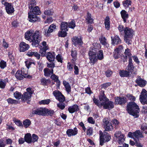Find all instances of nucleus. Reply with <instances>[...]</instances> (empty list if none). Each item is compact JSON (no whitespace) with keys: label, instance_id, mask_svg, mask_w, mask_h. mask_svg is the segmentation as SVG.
I'll list each match as a JSON object with an SVG mask.
<instances>
[{"label":"nucleus","instance_id":"603ef678","mask_svg":"<svg viewBox=\"0 0 147 147\" xmlns=\"http://www.w3.org/2000/svg\"><path fill=\"white\" fill-rule=\"evenodd\" d=\"M57 105V107L61 110L63 109L65 107L64 103L62 102L59 103Z\"/></svg>","mask_w":147,"mask_h":147},{"label":"nucleus","instance_id":"79ce46f5","mask_svg":"<svg viewBox=\"0 0 147 147\" xmlns=\"http://www.w3.org/2000/svg\"><path fill=\"white\" fill-rule=\"evenodd\" d=\"M31 122L29 119H26L23 121L24 126L26 128L28 127L31 124Z\"/></svg>","mask_w":147,"mask_h":147},{"label":"nucleus","instance_id":"423d86ee","mask_svg":"<svg viewBox=\"0 0 147 147\" xmlns=\"http://www.w3.org/2000/svg\"><path fill=\"white\" fill-rule=\"evenodd\" d=\"M133 31L128 27H125V29L123 33L124 34V40L126 43L128 44H131V40L133 36Z\"/></svg>","mask_w":147,"mask_h":147},{"label":"nucleus","instance_id":"f8f14e48","mask_svg":"<svg viewBox=\"0 0 147 147\" xmlns=\"http://www.w3.org/2000/svg\"><path fill=\"white\" fill-rule=\"evenodd\" d=\"M56 29V26L55 24H53L50 25L48 30L44 29L43 30V33L46 36H48L50 35L51 33L55 31Z\"/></svg>","mask_w":147,"mask_h":147},{"label":"nucleus","instance_id":"0eeeda50","mask_svg":"<svg viewBox=\"0 0 147 147\" xmlns=\"http://www.w3.org/2000/svg\"><path fill=\"white\" fill-rule=\"evenodd\" d=\"M68 24L67 22H62L60 25L61 31L58 33L59 36L64 37L67 35V32L68 30Z\"/></svg>","mask_w":147,"mask_h":147},{"label":"nucleus","instance_id":"8fccbe9b","mask_svg":"<svg viewBox=\"0 0 147 147\" xmlns=\"http://www.w3.org/2000/svg\"><path fill=\"white\" fill-rule=\"evenodd\" d=\"M124 53L126 57H131V54L130 52V50L128 48L125 49Z\"/></svg>","mask_w":147,"mask_h":147},{"label":"nucleus","instance_id":"2eb2a0df","mask_svg":"<svg viewBox=\"0 0 147 147\" xmlns=\"http://www.w3.org/2000/svg\"><path fill=\"white\" fill-rule=\"evenodd\" d=\"M46 108H39L33 109L32 113L39 115H44L46 114Z\"/></svg>","mask_w":147,"mask_h":147},{"label":"nucleus","instance_id":"7ed1b4c3","mask_svg":"<svg viewBox=\"0 0 147 147\" xmlns=\"http://www.w3.org/2000/svg\"><path fill=\"white\" fill-rule=\"evenodd\" d=\"M99 99L100 101H102V106L104 109H110L114 107L113 102L109 101L105 95L104 92L102 95H99Z\"/></svg>","mask_w":147,"mask_h":147},{"label":"nucleus","instance_id":"aec40b11","mask_svg":"<svg viewBox=\"0 0 147 147\" xmlns=\"http://www.w3.org/2000/svg\"><path fill=\"white\" fill-rule=\"evenodd\" d=\"M26 55L29 57L34 56L36 57L38 59H39L40 57V54H38L37 52L34 51L33 50L29 51L26 53Z\"/></svg>","mask_w":147,"mask_h":147},{"label":"nucleus","instance_id":"20e7f679","mask_svg":"<svg viewBox=\"0 0 147 147\" xmlns=\"http://www.w3.org/2000/svg\"><path fill=\"white\" fill-rule=\"evenodd\" d=\"M40 11L39 7L35 6L32 11H30L28 13V18L30 22H34L38 20V17L37 15L40 14Z\"/></svg>","mask_w":147,"mask_h":147},{"label":"nucleus","instance_id":"5701e85b","mask_svg":"<svg viewBox=\"0 0 147 147\" xmlns=\"http://www.w3.org/2000/svg\"><path fill=\"white\" fill-rule=\"evenodd\" d=\"M112 43L113 45L119 44L121 43V40L119 37L116 35L114 37L111 36Z\"/></svg>","mask_w":147,"mask_h":147},{"label":"nucleus","instance_id":"1a4fd4ad","mask_svg":"<svg viewBox=\"0 0 147 147\" xmlns=\"http://www.w3.org/2000/svg\"><path fill=\"white\" fill-rule=\"evenodd\" d=\"M102 121L104 127L106 131H111L113 129V126L110 123V120L108 118L104 119Z\"/></svg>","mask_w":147,"mask_h":147},{"label":"nucleus","instance_id":"864d4df0","mask_svg":"<svg viewBox=\"0 0 147 147\" xmlns=\"http://www.w3.org/2000/svg\"><path fill=\"white\" fill-rule=\"evenodd\" d=\"M6 66V62L3 60H1L0 62V67L2 69H4Z\"/></svg>","mask_w":147,"mask_h":147},{"label":"nucleus","instance_id":"c9c22d12","mask_svg":"<svg viewBox=\"0 0 147 147\" xmlns=\"http://www.w3.org/2000/svg\"><path fill=\"white\" fill-rule=\"evenodd\" d=\"M16 78L19 80H22L23 78V76L20 70H18L15 74Z\"/></svg>","mask_w":147,"mask_h":147},{"label":"nucleus","instance_id":"412c9836","mask_svg":"<svg viewBox=\"0 0 147 147\" xmlns=\"http://www.w3.org/2000/svg\"><path fill=\"white\" fill-rule=\"evenodd\" d=\"M55 56L54 52H49L47 54L46 57L50 62H51L54 61Z\"/></svg>","mask_w":147,"mask_h":147},{"label":"nucleus","instance_id":"58836bf2","mask_svg":"<svg viewBox=\"0 0 147 147\" xmlns=\"http://www.w3.org/2000/svg\"><path fill=\"white\" fill-rule=\"evenodd\" d=\"M36 4V2L35 0H30L29 2V8L32 9Z\"/></svg>","mask_w":147,"mask_h":147},{"label":"nucleus","instance_id":"a878e982","mask_svg":"<svg viewBox=\"0 0 147 147\" xmlns=\"http://www.w3.org/2000/svg\"><path fill=\"white\" fill-rule=\"evenodd\" d=\"M105 27L107 30H109L110 28V18L108 16L106 17L105 20Z\"/></svg>","mask_w":147,"mask_h":147},{"label":"nucleus","instance_id":"09e8293b","mask_svg":"<svg viewBox=\"0 0 147 147\" xmlns=\"http://www.w3.org/2000/svg\"><path fill=\"white\" fill-rule=\"evenodd\" d=\"M50 102V100L47 99L42 100L39 102V104L40 105H47Z\"/></svg>","mask_w":147,"mask_h":147},{"label":"nucleus","instance_id":"f704fd0d","mask_svg":"<svg viewBox=\"0 0 147 147\" xmlns=\"http://www.w3.org/2000/svg\"><path fill=\"white\" fill-rule=\"evenodd\" d=\"M20 71L24 77L27 78H31V76L28 75L27 71L26 69L24 68H23Z\"/></svg>","mask_w":147,"mask_h":147},{"label":"nucleus","instance_id":"473e14b6","mask_svg":"<svg viewBox=\"0 0 147 147\" xmlns=\"http://www.w3.org/2000/svg\"><path fill=\"white\" fill-rule=\"evenodd\" d=\"M93 101L94 103L96 105L99 107L101 108L102 106V101L100 100L99 101L95 97H94L93 99Z\"/></svg>","mask_w":147,"mask_h":147},{"label":"nucleus","instance_id":"37998d69","mask_svg":"<svg viewBox=\"0 0 147 147\" xmlns=\"http://www.w3.org/2000/svg\"><path fill=\"white\" fill-rule=\"evenodd\" d=\"M119 74L120 76L122 77H127L129 75L127 71L124 70L121 71L119 73Z\"/></svg>","mask_w":147,"mask_h":147},{"label":"nucleus","instance_id":"9b49d317","mask_svg":"<svg viewBox=\"0 0 147 147\" xmlns=\"http://www.w3.org/2000/svg\"><path fill=\"white\" fill-rule=\"evenodd\" d=\"M140 100L142 104H147V92L143 89L140 96Z\"/></svg>","mask_w":147,"mask_h":147},{"label":"nucleus","instance_id":"c85d7f7f","mask_svg":"<svg viewBox=\"0 0 147 147\" xmlns=\"http://www.w3.org/2000/svg\"><path fill=\"white\" fill-rule=\"evenodd\" d=\"M25 141L28 143H30L32 142V138L31 134L30 133H27L25 134L24 136Z\"/></svg>","mask_w":147,"mask_h":147},{"label":"nucleus","instance_id":"3c124183","mask_svg":"<svg viewBox=\"0 0 147 147\" xmlns=\"http://www.w3.org/2000/svg\"><path fill=\"white\" fill-rule=\"evenodd\" d=\"M54 95L55 97L57 99L62 94L58 90L55 91L53 92Z\"/></svg>","mask_w":147,"mask_h":147},{"label":"nucleus","instance_id":"bf43d9fd","mask_svg":"<svg viewBox=\"0 0 147 147\" xmlns=\"http://www.w3.org/2000/svg\"><path fill=\"white\" fill-rule=\"evenodd\" d=\"M127 69L128 70V72H129V74L130 73H132L133 71L134 67L133 65H128L127 67Z\"/></svg>","mask_w":147,"mask_h":147},{"label":"nucleus","instance_id":"a18cd8bd","mask_svg":"<svg viewBox=\"0 0 147 147\" xmlns=\"http://www.w3.org/2000/svg\"><path fill=\"white\" fill-rule=\"evenodd\" d=\"M118 28L120 34H123L124 32L125 28L123 25H119Z\"/></svg>","mask_w":147,"mask_h":147},{"label":"nucleus","instance_id":"7c9ffc66","mask_svg":"<svg viewBox=\"0 0 147 147\" xmlns=\"http://www.w3.org/2000/svg\"><path fill=\"white\" fill-rule=\"evenodd\" d=\"M44 74L45 76H49L50 75L53 74V69L51 70L47 68H45L44 69Z\"/></svg>","mask_w":147,"mask_h":147},{"label":"nucleus","instance_id":"0e129e2a","mask_svg":"<svg viewBox=\"0 0 147 147\" xmlns=\"http://www.w3.org/2000/svg\"><path fill=\"white\" fill-rule=\"evenodd\" d=\"M88 123L92 124H94L95 123V120L93 118L91 117H89L88 118Z\"/></svg>","mask_w":147,"mask_h":147},{"label":"nucleus","instance_id":"6e6552de","mask_svg":"<svg viewBox=\"0 0 147 147\" xmlns=\"http://www.w3.org/2000/svg\"><path fill=\"white\" fill-rule=\"evenodd\" d=\"M128 136L134 139L135 141H138L139 138L144 137L140 130H136L133 133L131 132H129Z\"/></svg>","mask_w":147,"mask_h":147},{"label":"nucleus","instance_id":"e433bc0d","mask_svg":"<svg viewBox=\"0 0 147 147\" xmlns=\"http://www.w3.org/2000/svg\"><path fill=\"white\" fill-rule=\"evenodd\" d=\"M100 43L102 45L107 47L108 45L106 42L107 40L103 36H102L99 39Z\"/></svg>","mask_w":147,"mask_h":147},{"label":"nucleus","instance_id":"39448f33","mask_svg":"<svg viewBox=\"0 0 147 147\" xmlns=\"http://www.w3.org/2000/svg\"><path fill=\"white\" fill-rule=\"evenodd\" d=\"M98 49L94 47L90 48L88 53L90 62L92 65H94L97 61L98 59L96 56V53Z\"/></svg>","mask_w":147,"mask_h":147},{"label":"nucleus","instance_id":"4468645a","mask_svg":"<svg viewBox=\"0 0 147 147\" xmlns=\"http://www.w3.org/2000/svg\"><path fill=\"white\" fill-rule=\"evenodd\" d=\"M26 91L27 92H25L22 95V100H25L30 98L32 93V91L31 88H27Z\"/></svg>","mask_w":147,"mask_h":147},{"label":"nucleus","instance_id":"c03bdc74","mask_svg":"<svg viewBox=\"0 0 147 147\" xmlns=\"http://www.w3.org/2000/svg\"><path fill=\"white\" fill-rule=\"evenodd\" d=\"M13 120L14 122L17 125L19 126H22V123L20 120H18L15 118H13Z\"/></svg>","mask_w":147,"mask_h":147},{"label":"nucleus","instance_id":"13d9d810","mask_svg":"<svg viewBox=\"0 0 147 147\" xmlns=\"http://www.w3.org/2000/svg\"><path fill=\"white\" fill-rule=\"evenodd\" d=\"M92 133V128L90 127L86 131V134L88 136L91 135Z\"/></svg>","mask_w":147,"mask_h":147},{"label":"nucleus","instance_id":"dca6fc26","mask_svg":"<svg viewBox=\"0 0 147 147\" xmlns=\"http://www.w3.org/2000/svg\"><path fill=\"white\" fill-rule=\"evenodd\" d=\"M29 45L25 42H22L20 43L19 49L20 52H24L27 50L29 48Z\"/></svg>","mask_w":147,"mask_h":147},{"label":"nucleus","instance_id":"72a5a7b5","mask_svg":"<svg viewBox=\"0 0 147 147\" xmlns=\"http://www.w3.org/2000/svg\"><path fill=\"white\" fill-rule=\"evenodd\" d=\"M97 54L96 55L98 59L99 60H102L104 58L103 54V51L102 50H100L98 51H98L97 52Z\"/></svg>","mask_w":147,"mask_h":147},{"label":"nucleus","instance_id":"4be33fe9","mask_svg":"<svg viewBox=\"0 0 147 147\" xmlns=\"http://www.w3.org/2000/svg\"><path fill=\"white\" fill-rule=\"evenodd\" d=\"M79 110V107L77 105H74L70 106L68 108V110L69 112L71 113L78 111Z\"/></svg>","mask_w":147,"mask_h":147},{"label":"nucleus","instance_id":"4d7b16f0","mask_svg":"<svg viewBox=\"0 0 147 147\" xmlns=\"http://www.w3.org/2000/svg\"><path fill=\"white\" fill-rule=\"evenodd\" d=\"M38 138L37 136L35 134H33L32 136V142H36L38 139Z\"/></svg>","mask_w":147,"mask_h":147},{"label":"nucleus","instance_id":"338daca9","mask_svg":"<svg viewBox=\"0 0 147 147\" xmlns=\"http://www.w3.org/2000/svg\"><path fill=\"white\" fill-rule=\"evenodd\" d=\"M58 100L61 102H63L65 100V98L63 94H61L60 95V96L57 99Z\"/></svg>","mask_w":147,"mask_h":147},{"label":"nucleus","instance_id":"f03ea898","mask_svg":"<svg viewBox=\"0 0 147 147\" xmlns=\"http://www.w3.org/2000/svg\"><path fill=\"white\" fill-rule=\"evenodd\" d=\"M127 110L128 113L135 117H138L140 111L139 107L134 102H129L127 106Z\"/></svg>","mask_w":147,"mask_h":147},{"label":"nucleus","instance_id":"393cba45","mask_svg":"<svg viewBox=\"0 0 147 147\" xmlns=\"http://www.w3.org/2000/svg\"><path fill=\"white\" fill-rule=\"evenodd\" d=\"M121 48H122V47L120 46L115 49L114 52V57L115 59H117L120 57V51Z\"/></svg>","mask_w":147,"mask_h":147},{"label":"nucleus","instance_id":"680f3d73","mask_svg":"<svg viewBox=\"0 0 147 147\" xmlns=\"http://www.w3.org/2000/svg\"><path fill=\"white\" fill-rule=\"evenodd\" d=\"M46 114L47 113L49 115L51 116L54 113V111L46 109Z\"/></svg>","mask_w":147,"mask_h":147},{"label":"nucleus","instance_id":"ea45409f","mask_svg":"<svg viewBox=\"0 0 147 147\" xmlns=\"http://www.w3.org/2000/svg\"><path fill=\"white\" fill-rule=\"evenodd\" d=\"M141 129L143 133L147 134V124L145 123H143L141 125Z\"/></svg>","mask_w":147,"mask_h":147},{"label":"nucleus","instance_id":"bb28decb","mask_svg":"<svg viewBox=\"0 0 147 147\" xmlns=\"http://www.w3.org/2000/svg\"><path fill=\"white\" fill-rule=\"evenodd\" d=\"M120 13L121 17L123 19L124 22H126V19L128 18V14L126 11L124 10H122Z\"/></svg>","mask_w":147,"mask_h":147},{"label":"nucleus","instance_id":"2f4dec72","mask_svg":"<svg viewBox=\"0 0 147 147\" xmlns=\"http://www.w3.org/2000/svg\"><path fill=\"white\" fill-rule=\"evenodd\" d=\"M131 2L130 0H125L122 2V4L125 9L127 8L131 4Z\"/></svg>","mask_w":147,"mask_h":147},{"label":"nucleus","instance_id":"4c0bfd02","mask_svg":"<svg viewBox=\"0 0 147 147\" xmlns=\"http://www.w3.org/2000/svg\"><path fill=\"white\" fill-rule=\"evenodd\" d=\"M86 21L88 24H92L93 22V20L91 18V15L88 13H87Z\"/></svg>","mask_w":147,"mask_h":147},{"label":"nucleus","instance_id":"ddd939ff","mask_svg":"<svg viewBox=\"0 0 147 147\" xmlns=\"http://www.w3.org/2000/svg\"><path fill=\"white\" fill-rule=\"evenodd\" d=\"M82 39V38L80 36H74L71 38L72 43L75 46L82 45L83 43Z\"/></svg>","mask_w":147,"mask_h":147},{"label":"nucleus","instance_id":"de8ad7c7","mask_svg":"<svg viewBox=\"0 0 147 147\" xmlns=\"http://www.w3.org/2000/svg\"><path fill=\"white\" fill-rule=\"evenodd\" d=\"M7 100L9 104H16L18 102L16 100L11 98H9L7 99Z\"/></svg>","mask_w":147,"mask_h":147},{"label":"nucleus","instance_id":"a19ab883","mask_svg":"<svg viewBox=\"0 0 147 147\" xmlns=\"http://www.w3.org/2000/svg\"><path fill=\"white\" fill-rule=\"evenodd\" d=\"M13 96L15 98L18 100L22 99V94L18 91L16 92L13 94Z\"/></svg>","mask_w":147,"mask_h":147},{"label":"nucleus","instance_id":"f3484780","mask_svg":"<svg viewBox=\"0 0 147 147\" xmlns=\"http://www.w3.org/2000/svg\"><path fill=\"white\" fill-rule=\"evenodd\" d=\"M126 101V98L123 97H117L115 98V103L116 104H124Z\"/></svg>","mask_w":147,"mask_h":147},{"label":"nucleus","instance_id":"a211bd4d","mask_svg":"<svg viewBox=\"0 0 147 147\" xmlns=\"http://www.w3.org/2000/svg\"><path fill=\"white\" fill-rule=\"evenodd\" d=\"M78 133V130L76 128H74L73 129H69L66 131V134L69 137L76 135Z\"/></svg>","mask_w":147,"mask_h":147},{"label":"nucleus","instance_id":"f257e3e1","mask_svg":"<svg viewBox=\"0 0 147 147\" xmlns=\"http://www.w3.org/2000/svg\"><path fill=\"white\" fill-rule=\"evenodd\" d=\"M25 38L26 40L32 42L33 46L37 47L41 40V36L39 31H36L34 32V30L31 29L25 32Z\"/></svg>","mask_w":147,"mask_h":147},{"label":"nucleus","instance_id":"9d476101","mask_svg":"<svg viewBox=\"0 0 147 147\" xmlns=\"http://www.w3.org/2000/svg\"><path fill=\"white\" fill-rule=\"evenodd\" d=\"M100 143L102 146L105 142H108L111 138V137L107 134L103 135L101 131H100Z\"/></svg>","mask_w":147,"mask_h":147},{"label":"nucleus","instance_id":"c756f323","mask_svg":"<svg viewBox=\"0 0 147 147\" xmlns=\"http://www.w3.org/2000/svg\"><path fill=\"white\" fill-rule=\"evenodd\" d=\"M8 81V80L7 79L4 80L0 79V88L2 89L4 88Z\"/></svg>","mask_w":147,"mask_h":147},{"label":"nucleus","instance_id":"052dcab7","mask_svg":"<svg viewBox=\"0 0 147 147\" xmlns=\"http://www.w3.org/2000/svg\"><path fill=\"white\" fill-rule=\"evenodd\" d=\"M47 50V49H46V48H42L41 49L40 51V53L41 54V55L44 56Z\"/></svg>","mask_w":147,"mask_h":147},{"label":"nucleus","instance_id":"6ab92c4d","mask_svg":"<svg viewBox=\"0 0 147 147\" xmlns=\"http://www.w3.org/2000/svg\"><path fill=\"white\" fill-rule=\"evenodd\" d=\"M5 8L7 13L9 14L12 13L14 11V8L11 3H7Z\"/></svg>","mask_w":147,"mask_h":147},{"label":"nucleus","instance_id":"b1692460","mask_svg":"<svg viewBox=\"0 0 147 147\" xmlns=\"http://www.w3.org/2000/svg\"><path fill=\"white\" fill-rule=\"evenodd\" d=\"M136 83L138 86L141 87H143L145 86L146 84V82L144 80L138 77L136 80Z\"/></svg>","mask_w":147,"mask_h":147},{"label":"nucleus","instance_id":"69168bd1","mask_svg":"<svg viewBox=\"0 0 147 147\" xmlns=\"http://www.w3.org/2000/svg\"><path fill=\"white\" fill-rule=\"evenodd\" d=\"M2 46L5 49L7 48L9 46V44L6 42L4 39H3V40Z\"/></svg>","mask_w":147,"mask_h":147},{"label":"nucleus","instance_id":"cd10ccee","mask_svg":"<svg viewBox=\"0 0 147 147\" xmlns=\"http://www.w3.org/2000/svg\"><path fill=\"white\" fill-rule=\"evenodd\" d=\"M63 83L67 92L69 93L71 91V87L69 84L65 81H63Z\"/></svg>","mask_w":147,"mask_h":147},{"label":"nucleus","instance_id":"774afa93","mask_svg":"<svg viewBox=\"0 0 147 147\" xmlns=\"http://www.w3.org/2000/svg\"><path fill=\"white\" fill-rule=\"evenodd\" d=\"M78 125L82 127V129L84 131H85L86 128L85 127L84 123L82 122L79 123Z\"/></svg>","mask_w":147,"mask_h":147},{"label":"nucleus","instance_id":"49530a36","mask_svg":"<svg viewBox=\"0 0 147 147\" xmlns=\"http://www.w3.org/2000/svg\"><path fill=\"white\" fill-rule=\"evenodd\" d=\"M68 26L69 28L74 29L76 26L75 22L74 20H72L71 22L68 23Z\"/></svg>","mask_w":147,"mask_h":147},{"label":"nucleus","instance_id":"5fc2aeb1","mask_svg":"<svg viewBox=\"0 0 147 147\" xmlns=\"http://www.w3.org/2000/svg\"><path fill=\"white\" fill-rule=\"evenodd\" d=\"M53 13V11L52 9L44 11L45 14L47 15H52Z\"/></svg>","mask_w":147,"mask_h":147},{"label":"nucleus","instance_id":"6e6d98bb","mask_svg":"<svg viewBox=\"0 0 147 147\" xmlns=\"http://www.w3.org/2000/svg\"><path fill=\"white\" fill-rule=\"evenodd\" d=\"M56 58L58 61L62 63L63 62V58L62 56L59 54H58L56 57Z\"/></svg>","mask_w":147,"mask_h":147},{"label":"nucleus","instance_id":"e2e57ef3","mask_svg":"<svg viewBox=\"0 0 147 147\" xmlns=\"http://www.w3.org/2000/svg\"><path fill=\"white\" fill-rule=\"evenodd\" d=\"M126 97L131 100H134L136 99V98L134 96L129 94H127L126 95Z\"/></svg>","mask_w":147,"mask_h":147}]
</instances>
